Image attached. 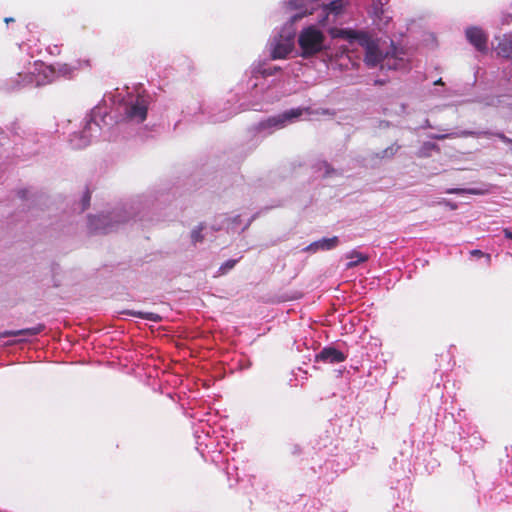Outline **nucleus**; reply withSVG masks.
I'll return each mask as SVG.
<instances>
[{"label":"nucleus","instance_id":"obj_17","mask_svg":"<svg viewBox=\"0 0 512 512\" xmlns=\"http://www.w3.org/2000/svg\"><path fill=\"white\" fill-rule=\"evenodd\" d=\"M326 9L331 13L339 14L343 10V0L331 1Z\"/></svg>","mask_w":512,"mask_h":512},{"label":"nucleus","instance_id":"obj_10","mask_svg":"<svg viewBox=\"0 0 512 512\" xmlns=\"http://www.w3.org/2000/svg\"><path fill=\"white\" fill-rule=\"evenodd\" d=\"M45 329L44 324H38L34 327L25 328L21 330H12L5 331L0 334V337H10V336H35L40 334Z\"/></svg>","mask_w":512,"mask_h":512},{"label":"nucleus","instance_id":"obj_16","mask_svg":"<svg viewBox=\"0 0 512 512\" xmlns=\"http://www.w3.org/2000/svg\"><path fill=\"white\" fill-rule=\"evenodd\" d=\"M204 228H205L204 225L200 224L192 230L191 241L193 244H197L204 240V235L202 234V231L204 230Z\"/></svg>","mask_w":512,"mask_h":512},{"label":"nucleus","instance_id":"obj_25","mask_svg":"<svg viewBox=\"0 0 512 512\" xmlns=\"http://www.w3.org/2000/svg\"><path fill=\"white\" fill-rule=\"evenodd\" d=\"M4 21H5V23H7V24H8V23H10V22H14L15 20H14V18H12V17H7V18H5V19H4Z\"/></svg>","mask_w":512,"mask_h":512},{"label":"nucleus","instance_id":"obj_29","mask_svg":"<svg viewBox=\"0 0 512 512\" xmlns=\"http://www.w3.org/2000/svg\"><path fill=\"white\" fill-rule=\"evenodd\" d=\"M435 84H436V85L443 84L442 79L440 78L439 80H437V81L435 82Z\"/></svg>","mask_w":512,"mask_h":512},{"label":"nucleus","instance_id":"obj_19","mask_svg":"<svg viewBox=\"0 0 512 512\" xmlns=\"http://www.w3.org/2000/svg\"><path fill=\"white\" fill-rule=\"evenodd\" d=\"M470 254L474 257H477V258H480V257H486L487 258V261L488 263H490L491 261V256L490 254H485L484 252H482L481 250H478V249H475V250H472L470 252Z\"/></svg>","mask_w":512,"mask_h":512},{"label":"nucleus","instance_id":"obj_1","mask_svg":"<svg viewBox=\"0 0 512 512\" xmlns=\"http://www.w3.org/2000/svg\"><path fill=\"white\" fill-rule=\"evenodd\" d=\"M332 36L334 38H341L348 41H357L366 49L364 61L368 66L375 67L379 63H383L384 56H382L377 45L367 32L341 28L333 30Z\"/></svg>","mask_w":512,"mask_h":512},{"label":"nucleus","instance_id":"obj_15","mask_svg":"<svg viewBox=\"0 0 512 512\" xmlns=\"http://www.w3.org/2000/svg\"><path fill=\"white\" fill-rule=\"evenodd\" d=\"M347 258L350 259V262L347 264L348 268H352L357 266L361 262L367 261L368 257L363 255L357 251H352L347 255Z\"/></svg>","mask_w":512,"mask_h":512},{"label":"nucleus","instance_id":"obj_31","mask_svg":"<svg viewBox=\"0 0 512 512\" xmlns=\"http://www.w3.org/2000/svg\"><path fill=\"white\" fill-rule=\"evenodd\" d=\"M388 150H390V151H391V154H393L392 148L384 150V153H387V152H388Z\"/></svg>","mask_w":512,"mask_h":512},{"label":"nucleus","instance_id":"obj_27","mask_svg":"<svg viewBox=\"0 0 512 512\" xmlns=\"http://www.w3.org/2000/svg\"><path fill=\"white\" fill-rule=\"evenodd\" d=\"M464 190H461V189H453V190H450L449 193H460V192H463Z\"/></svg>","mask_w":512,"mask_h":512},{"label":"nucleus","instance_id":"obj_5","mask_svg":"<svg viewBox=\"0 0 512 512\" xmlns=\"http://www.w3.org/2000/svg\"><path fill=\"white\" fill-rule=\"evenodd\" d=\"M467 40L479 52L486 53L488 51V35L476 26L468 27L465 31Z\"/></svg>","mask_w":512,"mask_h":512},{"label":"nucleus","instance_id":"obj_30","mask_svg":"<svg viewBox=\"0 0 512 512\" xmlns=\"http://www.w3.org/2000/svg\"><path fill=\"white\" fill-rule=\"evenodd\" d=\"M378 4L383 6L384 5V2L382 0H378Z\"/></svg>","mask_w":512,"mask_h":512},{"label":"nucleus","instance_id":"obj_6","mask_svg":"<svg viewBox=\"0 0 512 512\" xmlns=\"http://www.w3.org/2000/svg\"><path fill=\"white\" fill-rule=\"evenodd\" d=\"M404 52L402 50H398L396 47H392L391 52H387L383 58V63L381 64V68L388 69H401L405 66L404 60Z\"/></svg>","mask_w":512,"mask_h":512},{"label":"nucleus","instance_id":"obj_24","mask_svg":"<svg viewBox=\"0 0 512 512\" xmlns=\"http://www.w3.org/2000/svg\"><path fill=\"white\" fill-rule=\"evenodd\" d=\"M279 70H280V68H279V67H275V68H273L272 70L265 71V74H267V75H272V74H274L275 72H277V71H279Z\"/></svg>","mask_w":512,"mask_h":512},{"label":"nucleus","instance_id":"obj_8","mask_svg":"<svg viewBox=\"0 0 512 512\" xmlns=\"http://www.w3.org/2000/svg\"><path fill=\"white\" fill-rule=\"evenodd\" d=\"M496 53L498 56L512 60V33L504 34L498 38Z\"/></svg>","mask_w":512,"mask_h":512},{"label":"nucleus","instance_id":"obj_11","mask_svg":"<svg viewBox=\"0 0 512 512\" xmlns=\"http://www.w3.org/2000/svg\"><path fill=\"white\" fill-rule=\"evenodd\" d=\"M291 50L292 45L290 42H279L274 46L271 56L273 59H284Z\"/></svg>","mask_w":512,"mask_h":512},{"label":"nucleus","instance_id":"obj_18","mask_svg":"<svg viewBox=\"0 0 512 512\" xmlns=\"http://www.w3.org/2000/svg\"><path fill=\"white\" fill-rule=\"evenodd\" d=\"M237 263V260L235 259H230V260H227L226 262H224L220 268H219V274L220 275H223L225 273H227L229 270L233 269L234 266L236 265Z\"/></svg>","mask_w":512,"mask_h":512},{"label":"nucleus","instance_id":"obj_12","mask_svg":"<svg viewBox=\"0 0 512 512\" xmlns=\"http://www.w3.org/2000/svg\"><path fill=\"white\" fill-rule=\"evenodd\" d=\"M122 314L142 318V319L153 321V322L161 321V317L158 314L153 313V312L124 310V311H122Z\"/></svg>","mask_w":512,"mask_h":512},{"label":"nucleus","instance_id":"obj_9","mask_svg":"<svg viewBox=\"0 0 512 512\" xmlns=\"http://www.w3.org/2000/svg\"><path fill=\"white\" fill-rule=\"evenodd\" d=\"M339 244V239L337 236H333L331 238H323L321 240L315 241L311 243L307 250L316 252L318 250H331L337 247Z\"/></svg>","mask_w":512,"mask_h":512},{"label":"nucleus","instance_id":"obj_28","mask_svg":"<svg viewBox=\"0 0 512 512\" xmlns=\"http://www.w3.org/2000/svg\"><path fill=\"white\" fill-rule=\"evenodd\" d=\"M468 192H469V193H471V194H477V193H478V192H477L476 190H474V189H470V190H468Z\"/></svg>","mask_w":512,"mask_h":512},{"label":"nucleus","instance_id":"obj_2","mask_svg":"<svg viewBox=\"0 0 512 512\" xmlns=\"http://www.w3.org/2000/svg\"><path fill=\"white\" fill-rule=\"evenodd\" d=\"M325 36L315 26L304 28L298 36V45L301 49V56L310 58L324 49Z\"/></svg>","mask_w":512,"mask_h":512},{"label":"nucleus","instance_id":"obj_3","mask_svg":"<svg viewBox=\"0 0 512 512\" xmlns=\"http://www.w3.org/2000/svg\"><path fill=\"white\" fill-rule=\"evenodd\" d=\"M303 114L302 108H294L285 111L283 114L270 117L259 123V129L264 130L272 127H284L285 123L300 117Z\"/></svg>","mask_w":512,"mask_h":512},{"label":"nucleus","instance_id":"obj_7","mask_svg":"<svg viewBox=\"0 0 512 512\" xmlns=\"http://www.w3.org/2000/svg\"><path fill=\"white\" fill-rule=\"evenodd\" d=\"M345 360L346 355L334 347H325L315 356V362L340 363Z\"/></svg>","mask_w":512,"mask_h":512},{"label":"nucleus","instance_id":"obj_23","mask_svg":"<svg viewBox=\"0 0 512 512\" xmlns=\"http://www.w3.org/2000/svg\"><path fill=\"white\" fill-rule=\"evenodd\" d=\"M504 235L506 238L512 240V231H510L509 229H504Z\"/></svg>","mask_w":512,"mask_h":512},{"label":"nucleus","instance_id":"obj_21","mask_svg":"<svg viewBox=\"0 0 512 512\" xmlns=\"http://www.w3.org/2000/svg\"><path fill=\"white\" fill-rule=\"evenodd\" d=\"M90 200H91V194L89 191H86V193L84 194V196L82 198V210H85L89 207Z\"/></svg>","mask_w":512,"mask_h":512},{"label":"nucleus","instance_id":"obj_26","mask_svg":"<svg viewBox=\"0 0 512 512\" xmlns=\"http://www.w3.org/2000/svg\"><path fill=\"white\" fill-rule=\"evenodd\" d=\"M384 84H385L384 80H375V85H384Z\"/></svg>","mask_w":512,"mask_h":512},{"label":"nucleus","instance_id":"obj_4","mask_svg":"<svg viewBox=\"0 0 512 512\" xmlns=\"http://www.w3.org/2000/svg\"><path fill=\"white\" fill-rule=\"evenodd\" d=\"M147 111V101L142 96H137L133 102L125 106L126 118L136 121L138 123H141L146 119Z\"/></svg>","mask_w":512,"mask_h":512},{"label":"nucleus","instance_id":"obj_22","mask_svg":"<svg viewBox=\"0 0 512 512\" xmlns=\"http://www.w3.org/2000/svg\"><path fill=\"white\" fill-rule=\"evenodd\" d=\"M486 135H492L491 133H488L486 132L485 133ZM494 136H496L498 139H500L501 141H503L504 143H507V144H511L512 143V139L508 138L505 134L503 133H495L493 134Z\"/></svg>","mask_w":512,"mask_h":512},{"label":"nucleus","instance_id":"obj_13","mask_svg":"<svg viewBox=\"0 0 512 512\" xmlns=\"http://www.w3.org/2000/svg\"><path fill=\"white\" fill-rule=\"evenodd\" d=\"M106 222L105 216H93L89 218V228L92 232L98 233H107L109 229L107 227H100V224Z\"/></svg>","mask_w":512,"mask_h":512},{"label":"nucleus","instance_id":"obj_14","mask_svg":"<svg viewBox=\"0 0 512 512\" xmlns=\"http://www.w3.org/2000/svg\"><path fill=\"white\" fill-rule=\"evenodd\" d=\"M81 63L79 60L75 61V63H64L59 64L57 72L65 77H71L74 72L79 69Z\"/></svg>","mask_w":512,"mask_h":512},{"label":"nucleus","instance_id":"obj_20","mask_svg":"<svg viewBox=\"0 0 512 512\" xmlns=\"http://www.w3.org/2000/svg\"><path fill=\"white\" fill-rule=\"evenodd\" d=\"M457 136H458L457 133H448V134L432 135L431 138L436 139V140H444V139H447V138H455Z\"/></svg>","mask_w":512,"mask_h":512}]
</instances>
